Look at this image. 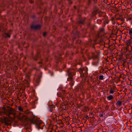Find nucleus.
<instances>
[{
	"mask_svg": "<svg viewBox=\"0 0 132 132\" xmlns=\"http://www.w3.org/2000/svg\"><path fill=\"white\" fill-rule=\"evenodd\" d=\"M5 35H6V36L7 37L10 38V35L8 33H6Z\"/></svg>",
	"mask_w": 132,
	"mask_h": 132,
	"instance_id": "obj_14",
	"label": "nucleus"
},
{
	"mask_svg": "<svg viewBox=\"0 0 132 132\" xmlns=\"http://www.w3.org/2000/svg\"><path fill=\"white\" fill-rule=\"evenodd\" d=\"M18 109V110L20 111H23V109L20 106H19Z\"/></svg>",
	"mask_w": 132,
	"mask_h": 132,
	"instance_id": "obj_10",
	"label": "nucleus"
},
{
	"mask_svg": "<svg viewBox=\"0 0 132 132\" xmlns=\"http://www.w3.org/2000/svg\"><path fill=\"white\" fill-rule=\"evenodd\" d=\"M13 112L12 111H10L9 112V114L10 115V114H13Z\"/></svg>",
	"mask_w": 132,
	"mask_h": 132,
	"instance_id": "obj_19",
	"label": "nucleus"
},
{
	"mask_svg": "<svg viewBox=\"0 0 132 132\" xmlns=\"http://www.w3.org/2000/svg\"><path fill=\"white\" fill-rule=\"evenodd\" d=\"M53 74H51V76H53Z\"/></svg>",
	"mask_w": 132,
	"mask_h": 132,
	"instance_id": "obj_32",
	"label": "nucleus"
},
{
	"mask_svg": "<svg viewBox=\"0 0 132 132\" xmlns=\"http://www.w3.org/2000/svg\"><path fill=\"white\" fill-rule=\"evenodd\" d=\"M97 64H98L99 63V62L98 61H97Z\"/></svg>",
	"mask_w": 132,
	"mask_h": 132,
	"instance_id": "obj_31",
	"label": "nucleus"
},
{
	"mask_svg": "<svg viewBox=\"0 0 132 132\" xmlns=\"http://www.w3.org/2000/svg\"><path fill=\"white\" fill-rule=\"evenodd\" d=\"M39 56L38 55H37L35 56L33 55L32 58L35 61H37L38 59V58L39 57Z\"/></svg>",
	"mask_w": 132,
	"mask_h": 132,
	"instance_id": "obj_6",
	"label": "nucleus"
},
{
	"mask_svg": "<svg viewBox=\"0 0 132 132\" xmlns=\"http://www.w3.org/2000/svg\"><path fill=\"white\" fill-rule=\"evenodd\" d=\"M100 116L101 117H103V114H102L100 115Z\"/></svg>",
	"mask_w": 132,
	"mask_h": 132,
	"instance_id": "obj_24",
	"label": "nucleus"
},
{
	"mask_svg": "<svg viewBox=\"0 0 132 132\" xmlns=\"http://www.w3.org/2000/svg\"><path fill=\"white\" fill-rule=\"evenodd\" d=\"M118 20H120L122 21H124V19L123 18L121 17L120 18H119L118 19Z\"/></svg>",
	"mask_w": 132,
	"mask_h": 132,
	"instance_id": "obj_18",
	"label": "nucleus"
},
{
	"mask_svg": "<svg viewBox=\"0 0 132 132\" xmlns=\"http://www.w3.org/2000/svg\"><path fill=\"white\" fill-rule=\"evenodd\" d=\"M93 65H94L97 66V64H96L95 63V64H93Z\"/></svg>",
	"mask_w": 132,
	"mask_h": 132,
	"instance_id": "obj_27",
	"label": "nucleus"
},
{
	"mask_svg": "<svg viewBox=\"0 0 132 132\" xmlns=\"http://www.w3.org/2000/svg\"><path fill=\"white\" fill-rule=\"evenodd\" d=\"M104 30V29L103 28H102L101 29V31H103Z\"/></svg>",
	"mask_w": 132,
	"mask_h": 132,
	"instance_id": "obj_21",
	"label": "nucleus"
},
{
	"mask_svg": "<svg viewBox=\"0 0 132 132\" xmlns=\"http://www.w3.org/2000/svg\"><path fill=\"white\" fill-rule=\"evenodd\" d=\"M117 103H118V105L119 106H120L121 104V102L119 101H118Z\"/></svg>",
	"mask_w": 132,
	"mask_h": 132,
	"instance_id": "obj_11",
	"label": "nucleus"
},
{
	"mask_svg": "<svg viewBox=\"0 0 132 132\" xmlns=\"http://www.w3.org/2000/svg\"><path fill=\"white\" fill-rule=\"evenodd\" d=\"M77 36H78L79 37V33L77 31Z\"/></svg>",
	"mask_w": 132,
	"mask_h": 132,
	"instance_id": "obj_25",
	"label": "nucleus"
},
{
	"mask_svg": "<svg viewBox=\"0 0 132 132\" xmlns=\"http://www.w3.org/2000/svg\"><path fill=\"white\" fill-rule=\"evenodd\" d=\"M42 62H39V64H42Z\"/></svg>",
	"mask_w": 132,
	"mask_h": 132,
	"instance_id": "obj_29",
	"label": "nucleus"
},
{
	"mask_svg": "<svg viewBox=\"0 0 132 132\" xmlns=\"http://www.w3.org/2000/svg\"><path fill=\"white\" fill-rule=\"evenodd\" d=\"M129 35H131L132 34V29H131L129 30Z\"/></svg>",
	"mask_w": 132,
	"mask_h": 132,
	"instance_id": "obj_13",
	"label": "nucleus"
},
{
	"mask_svg": "<svg viewBox=\"0 0 132 132\" xmlns=\"http://www.w3.org/2000/svg\"><path fill=\"white\" fill-rule=\"evenodd\" d=\"M104 76L103 75H100L99 77V79L101 80H103L104 79Z\"/></svg>",
	"mask_w": 132,
	"mask_h": 132,
	"instance_id": "obj_9",
	"label": "nucleus"
},
{
	"mask_svg": "<svg viewBox=\"0 0 132 132\" xmlns=\"http://www.w3.org/2000/svg\"><path fill=\"white\" fill-rule=\"evenodd\" d=\"M29 2L31 3H33L34 2V1L32 0H29Z\"/></svg>",
	"mask_w": 132,
	"mask_h": 132,
	"instance_id": "obj_22",
	"label": "nucleus"
},
{
	"mask_svg": "<svg viewBox=\"0 0 132 132\" xmlns=\"http://www.w3.org/2000/svg\"><path fill=\"white\" fill-rule=\"evenodd\" d=\"M88 68L86 67L83 68H80L79 69V71L80 73L81 76L82 78H86L88 76Z\"/></svg>",
	"mask_w": 132,
	"mask_h": 132,
	"instance_id": "obj_3",
	"label": "nucleus"
},
{
	"mask_svg": "<svg viewBox=\"0 0 132 132\" xmlns=\"http://www.w3.org/2000/svg\"><path fill=\"white\" fill-rule=\"evenodd\" d=\"M114 92V91L112 89H111L110 90V94H113Z\"/></svg>",
	"mask_w": 132,
	"mask_h": 132,
	"instance_id": "obj_17",
	"label": "nucleus"
},
{
	"mask_svg": "<svg viewBox=\"0 0 132 132\" xmlns=\"http://www.w3.org/2000/svg\"><path fill=\"white\" fill-rule=\"evenodd\" d=\"M113 98V97L111 95H109L107 97V98L108 100L109 101L112 99Z\"/></svg>",
	"mask_w": 132,
	"mask_h": 132,
	"instance_id": "obj_7",
	"label": "nucleus"
},
{
	"mask_svg": "<svg viewBox=\"0 0 132 132\" xmlns=\"http://www.w3.org/2000/svg\"><path fill=\"white\" fill-rule=\"evenodd\" d=\"M93 47V48L94 49V50L95 49V47L94 46H93V47Z\"/></svg>",
	"mask_w": 132,
	"mask_h": 132,
	"instance_id": "obj_28",
	"label": "nucleus"
},
{
	"mask_svg": "<svg viewBox=\"0 0 132 132\" xmlns=\"http://www.w3.org/2000/svg\"><path fill=\"white\" fill-rule=\"evenodd\" d=\"M130 37L131 39H132V34L130 35Z\"/></svg>",
	"mask_w": 132,
	"mask_h": 132,
	"instance_id": "obj_26",
	"label": "nucleus"
},
{
	"mask_svg": "<svg viewBox=\"0 0 132 132\" xmlns=\"http://www.w3.org/2000/svg\"><path fill=\"white\" fill-rule=\"evenodd\" d=\"M132 19V17L130 16H128L127 18V20H131Z\"/></svg>",
	"mask_w": 132,
	"mask_h": 132,
	"instance_id": "obj_12",
	"label": "nucleus"
},
{
	"mask_svg": "<svg viewBox=\"0 0 132 132\" xmlns=\"http://www.w3.org/2000/svg\"><path fill=\"white\" fill-rule=\"evenodd\" d=\"M131 86H132V85H131Z\"/></svg>",
	"mask_w": 132,
	"mask_h": 132,
	"instance_id": "obj_33",
	"label": "nucleus"
},
{
	"mask_svg": "<svg viewBox=\"0 0 132 132\" xmlns=\"http://www.w3.org/2000/svg\"><path fill=\"white\" fill-rule=\"evenodd\" d=\"M35 15H33L32 16V18L33 19H35Z\"/></svg>",
	"mask_w": 132,
	"mask_h": 132,
	"instance_id": "obj_23",
	"label": "nucleus"
},
{
	"mask_svg": "<svg viewBox=\"0 0 132 132\" xmlns=\"http://www.w3.org/2000/svg\"><path fill=\"white\" fill-rule=\"evenodd\" d=\"M46 32H44L43 33V35L44 37H45L46 35Z\"/></svg>",
	"mask_w": 132,
	"mask_h": 132,
	"instance_id": "obj_20",
	"label": "nucleus"
},
{
	"mask_svg": "<svg viewBox=\"0 0 132 132\" xmlns=\"http://www.w3.org/2000/svg\"><path fill=\"white\" fill-rule=\"evenodd\" d=\"M62 91H63V92L64 93H65V92L64 90H62Z\"/></svg>",
	"mask_w": 132,
	"mask_h": 132,
	"instance_id": "obj_30",
	"label": "nucleus"
},
{
	"mask_svg": "<svg viewBox=\"0 0 132 132\" xmlns=\"http://www.w3.org/2000/svg\"><path fill=\"white\" fill-rule=\"evenodd\" d=\"M42 77L41 73L40 71H38L35 75L34 80L36 82L39 83L40 82V79Z\"/></svg>",
	"mask_w": 132,
	"mask_h": 132,
	"instance_id": "obj_4",
	"label": "nucleus"
},
{
	"mask_svg": "<svg viewBox=\"0 0 132 132\" xmlns=\"http://www.w3.org/2000/svg\"><path fill=\"white\" fill-rule=\"evenodd\" d=\"M30 121L32 123L35 125L36 127L38 129H42L43 128V127H41V125L42 123L41 121L32 118L30 120Z\"/></svg>",
	"mask_w": 132,
	"mask_h": 132,
	"instance_id": "obj_2",
	"label": "nucleus"
},
{
	"mask_svg": "<svg viewBox=\"0 0 132 132\" xmlns=\"http://www.w3.org/2000/svg\"><path fill=\"white\" fill-rule=\"evenodd\" d=\"M78 23L79 24H83L84 23V21L82 19L79 20L78 21Z\"/></svg>",
	"mask_w": 132,
	"mask_h": 132,
	"instance_id": "obj_8",
	"label": "nucleus"
},
{
	"mask_svg": "<svg viewBox=\"0 0 132 132\" xmlns=\"http://www.w3.org/2000/svg\"><path fill=\"white\" fill-rule=\"evenodd\" d=\"M53 109L52 108H50V109L49 110V111L50 112H52V111H53ZM52 114H53V113L52 112Z\"/></svg>",
	"mask_w": 132,
	"mask_h": 132,
	"instance_id": "obj_15",
	"label": "nucleus"
},
{
	"mask_svg": "<svg viewBox=\"0 0 132 132\" xmlns=\"http://www.w3.org/2000/svg\"><path fill=\"white\" fill-rule=\"evenodd\" d=\"M37 100H35V101L33 102L32 103L33 105H34L35 103H37Z\"/></svg>",
	"mask_w": 132,
	"mask_h": 132,
	"instance_id": "obj_16",
	"label": "nucleus"
},
{
	"mask_svg": "<svg viewBox=\"0 0 132 132\" xmlns=\"http://www.w3.org/2000/svg\"><path fill=\"white\" fill-rule=\"evenodd\" d=\"M41 27V26L40 24H38L35 25L32 24L31 26V28L34 30H37L40 29Z\"/></svg>",
	"mask_w": 132,
	"mask_h": 132,
	"instance_id": "obj_5",
	"label": "nucleus"
},
{
	"mask_svg": "<svg viewBox=\"0 0 132 132\" xmlns=\"http://www.w3.org/2000/svg\"><path fill=\"white\" fill-rule=\"evenodd\" d=\"M76 72L74 70L70 69L68 70L67 75L69 77L67 78V80L68 81H70L69 84L71 87L74 85V81L73 80V79L74 78V76Z\"/></svg>",
	"mask_w": 132,
	"mask_h": 132,
	"instance_id": "obj_1",
	"label": "nucleus"
}]
</instances>
